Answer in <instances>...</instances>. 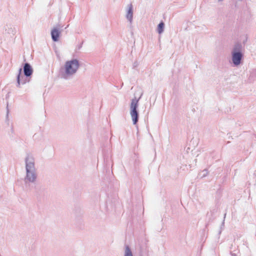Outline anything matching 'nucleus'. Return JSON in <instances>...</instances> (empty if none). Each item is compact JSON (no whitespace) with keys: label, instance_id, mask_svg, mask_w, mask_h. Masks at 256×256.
Returning a JSON list of instances; mask_svg holds the SVG:
<instances>
[{"label":"nucleus","instance_id":"6","mask_svg":"<svg viewBox=\"0 0 256 256\" xmlns=\"http://www.w3.org/2000/svg\"><path fill=\"white\" fill-rule=\"evenodd\" d=\"M60 32L57 28H54L52 30L51 34L52 40L56 42L58 40Z\"/></svg>","mask_w":256,"mask_h":256},{"label":"nucleus","instance_id":"1","mask_svg":"<svg viewBox=\"0 0 256 256\" xmlns=\"http://www.w3.org/2000/svg\"><path fill=\"white\" fill-rule=\"evenodd\" d=\"M79 64L76 60L68 61L65 64L66 72L67 74H72L76 72Z\"/></svg>","mask_w":256,"mask_h":256},{"label":"nucleus","instance_id":"4","mask_svg":"<svg viewBox=\"0 0 256 256\" xmlns=\"http://www.w3.org/2000/svg\"><path fill=\"white\" fill-rule=\"evenodd\" d=\"M242 58V54L240 52H236L233 54L232 61L234 64L238 65L240 64Z\"/></svg>","mask_w":256,"mask_h":256},{"label":"nucleus","instance_id":"2","mask_svg":"<svg viewBox=\"0 0 256 256\" xmlns=\"http://www.w3.org/2000/svg\"><path fill=\"white\" fill-rule=\"evenodd\" d=\"M138 106V100L132 99L130 104V114L134 124H136L138 119V113L136 108Z\"/></svg>","mask_w":256,"mask_h":256},{"label":"nucleus","instance_id":"10","mask_svg":"<svg viewBox=\"0 0 256 256\" xmlns=\"http://www.w3.org/2000/svg\"><path fill=\"white\" fill-rule=\"evenodd\" d=\"M125 256H132V253L128 246L126 249Z\"/></svg>","mask_w":256,"mask_h":256},{"label":"nucleus","instance_id":"7","mask_svg":"<svg viewBox=\"0 0 256 256\" xmlns=\"http://www.w3.org/2000/svg\"><path fill=\"white\" fill-rule=\"evenodd\" d=\"M27 172V174H26L27 179L30 182H34L35 180L36 176V175L34 174L33 170H29L28 172Z\"/></svg>","mask_w":256,"mask_h":256},{"label":"nucleus","instance_id":"11","mask_svg":"<svg viewBox=\"0 0 256 256\" xmlns=\"http://www.w3.org/2000/svg\"><path fill=\"white\" fill-rule=\"evenodd\" d=\"M20 75L19 74L18 76V84H20Z\"/></svg>","mask_w":256,"mask_h":256},{"label":"nucleus","instance_id":"8","mask_svg":"<svg viewBox=\"0 0 256 256\" xmlns=\"http://www.w3.org/2000/svg\"><path fill=\"white\" fill-rule=\"evenodd\" d=\"M126 18L130 22L132 21V4H130L129 6L128 11L126 15Z\"/></svg>","mask_w":256,"mask_h":256},{"label":"nucleus","instance_id":"5","mask_svg":"<svg viewBox=\"0 0 256 256\" xmlns=\"http://www.w3.org/2000/svg\"><path fill=\"white\" fill-rule=\"evenodd\" d=\"M24 74L26 76H30L32 72V70L28 64H26L24 66Z\"/></svg>","mask_w":256,"mask_h":256},{"label":"nucleus","instance_id":"3","mask_svg":"<svg viewBox=\"0 0 256 256\" xmlns=\"http://www.w3.org/2000/svg\"><path fill=\"white\" fill-rule=\"evenodd\" d=\"M26 172H28L29 170H34V162L33 158L31 157H28L26 159Z\"/></svg>","mask_w":256,"mask_h":256},{"label":"nucleus","instance_id":"9","mask_svg":"<svg viewBox=\"0 0 256 256\" xmlns=\"http://www.w3.org/2000/svg\"><path fill=\"white\" fill-rule=\"evenodd\" d=\"M164 28V23L163 22H161L158 26V30L159 34H161L163 32V29Z\"/></svg>","mask_w":256,"mask_h":256}]
</instances>
